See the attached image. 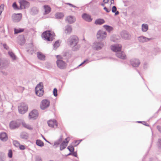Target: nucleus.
Wrapping results in <instances>:
<instances>
[{"mask_svg":"<svg viewBox=\"0 0 161 161\" xmlns=\"http://www.w3.org/2000/svg\"><path fill=\"white\" fill-rule=\"evenodd\" d=\"M158 145L161 147V139H159L158 140Z\"/></svg>","mask_w":161,"mask_h":161,"instance_id":"6e6d98bb","label":"nucleus"},{"mask_svg":"<svg viewBox=\"0 0 161 161\" xmlns=\"http://www.w3.org/2000/svg\"><path fill=\"white\" fill-rule=\"evenodd\" d=\"M101 5L103 6H104V3H102L101 4Z\"/></svg>","mask_w":161,"mask_h":161,"instance_id":"774afa93","label":"nucleus"},{"mask_svg":"<svg viewBox=\"0 0 161 161\" xmlns=\"http://www.w3.org/2000/svg\"><path fill=\"white\" fill-rule=\"evenodd\" d=\"M116 56L119 58H120V59H125L126 58V55L125 53L122 51H119L117 53H116Z\"/></svg>","mask_w":161,"mask_h":161,"instance_id":"f3484780","label":"nucleus"},{"mask_svg":"<svg viewBox=\"0 0 161 161\" xmlns=\"http://www.w3.org/2000/svg\"><path fill=\"white\" fill-rule=\"evenodd\" d=\"M72 28L71 25H68L65 27V31L66 33L70 34L72 31Z\"/></svg>","mask_w":161,"mask_h":161,"instance_id":"a878e982","label":"nucleus"},{"mask_svg":"<svg viewBox=\"0 0 161 161\" xmlns=\"http://www.w3.org/2000/svg\"><path fill=\"white\" fill-rule=\"evenodd\" d=\"M110 4H114V0H110Z\"/></svg>","mask_w":161,"mask_h":161,"instance_id":"680f3d73","label":"nucleus"},{"mask_svg":"<svg viewBox=\"0 0 161 161\" xmlns=\"http://www.w3.org/2000/svg\"><path fill=\"white\" fill-rule=\"evenodd\" d=\"M41 84H42V82L40 83L37 85L35 89V92L36 91H38L39 92L44 91L42 89L43 86L42 84L41 85Z\"/></svg>","mask_w":161,"mask_h":161,"instance_id":"4be33fe9","label":"nucleus"},{"mask_svg":"<svg viewBox=\"0 0 161 161\" xmlns=\"http://www.w3.org/2000/svg\"><path fill=\"white\" fill-rule=\"evenodd\" d=\"M8 54L13 60L16 59V56L13 52L11 51H9L8 52Z\"/></svg>","mask_w":161,"mask_h":161,"instance_id":"58836bf2","label":"nucleus"},{"mask_svg":"<svg viewBox=\"0 0 161 161\" xmlns=\"http://www.w3.org/2000/svg\"><path fill=\"white\" fill-rule=\"evenodd\" d=\"M5 155L4 153L0 152V161H4L5 159Z\"/></svg>","mask_w":161,"mask_h":161,"instance_id":"4c0bfd02","label":"nucleus"},{"mask_svg":"<svg viewBox=\"0 0 161 161\" xmlns=\"http://www.w3.org/2000/svg\"><path fill=\"white\" fill-rule=\"evenodd\" d=\"M36 145L40 147H42L44 146V143L41 140L39 139L36 140Z\"/></svg>","mask_w":161,"mask_h":161,"instance_id":"473e14b6","label":"nucleus"},{"mask_svg":"<svg viewBox=\"0 0 161 161\" xmlns=\"http://www.w3.org/2000/svg\"><path fill=\"white\" fill-rule=\"evenodd\" d=\"M37 56L38 58L40 60H45V56L41 53L39 52H37Z\"/></svg>","mask_w":161,"mask_h":161,"instance_id":"cd10ccee","label":"nucleus"},{"mask_svg":"<svg viewBox=\"0 0 161 161\" xmlns=\"http://www.w3.org/2000/svg\"><path fill=\"white\" fill-rule=\"evenodd\" d=\"M1 72H2V73H3V74L4 75H7V74L6 72H3V71H1Z\"/></svg>","mask_w":161,"mask_h":161,"instance_id":"052dcab7","label":"nucleus"},{"mask_svg":"<svg viewBox=\"0 0 161 161\" xmlns=\"http://www.w3.org/2000/svg\"><path fill=\"white\" fill-rule=\"evenodd\" d=\"M70 155H72V152H70L67 155V156H68Z\"/></svg>","mask_w":161,"mask_h":161,"instance_id":"0e129e2a","label":"nucleus"},{"mask_svg":"<svg viewBox=\"0 0 161 161\" xmlns=\"http://www.w3.org/2000/svg\"><path fill=\"white\" fill-rule=\"evenodd\" d=\"M20 149L21 150H24L25 149V146L22 145H20L19 146Z\"/></svg>","mask_w":161,"mask_h":161,"instance_id":"09e8293b","label":"nucleus"},{"mask_svg":"<svg viewBox=\"0 0 161 161\" xmlns=\"http://www.w3.org/2000/svg\"><path fill=\"white\" fill-rule=\"evenodd\" d=\"M58 67L60 69H64L66 67V63L62 60L58 59L56 61Z\"/></svg>","mask_w":161,"mask_h":161,"instance_id":"f8f14e48","label":"nucleus"},{"mask_svg":"<svg viewBox=\"0 0 161 161\" xmlns=\"http://www.w3.org/2000/svg\"><path fill=\"white\" fill-rule=\"evenodd\" d=\"M66 4H67V5H69V6H70L72 7H74V8H77V9L78 8V7H77L76 6H75L73 5V4L70 3H66Z\"/></svg>","mask_w":161,"mask_h":161,"instance_id":"8fccbe9b","label":"nucleus"},{"mask_svg":"<svg viewBox=\"0 0 161 161\" xmlns=\"http://www.w3.org/2000/svg\"><path fill=\"white\" fill-rule=\"evenodd\" d=\"M13 21L15 22H18L21 20L22 14H14L12 16Z\"/></svg>","mask_w":161,"mask_h":161,"instance_id":"ddd939ff","label":"nucleus"},{"mask_svg":"<svg viewBox=\"0 0 161 161\" xmlns=\"http://www.w3.org/2000/svg\"><path fill=\"white\" fill-rule=\"evenodd\" d=\"M64 17V15L62 13H58L56 14V17L57 19H61Z\"/></svg>","mask_w":161,"mask_h":161,"instance_id":"e433bc0d","label":"nucleus"},{"mask_svg":"<svg viewBox=\"0 0 161 161\" xmlns=\"http://www.w3.org/2000/svg\"><path fill=\"white\" fill-rule=\"evenodd\" d=\"M63 136H61L60 138L54 143V146H55V148H57L62 142Z\"/></svg>","mask_w":161,"mask_h":161,"instance_id":"bb28decb","label":"nucleus"},{"mask_svg":"<svg viewBox=\"0 0 161 161\" xmlns=\"http://www.w3.org/2000/svg\"><path fill=\"white\" fill-rule=\"evenodd\" d=\"M19 3L20 9L27 8L30 5V3L25 0H20Z\"/></svg>","mask_w":161,"mask_h":161,"instance_id":"6e6552de","label":"nucleus"},{"mask_svg":"<svg viewBox=\"0 0 161 161\" xmlns=\"http://www.w3.org/2000/svg\"><path fill=\"white\" fill-rule=\"evenodd\" d=\"M3 47L4 48L6 49V50H8V47L7 46V44L5 43H4L3 45Z\"/></svg>","mask_w":161,"mask_h":161,"instance_id":"603ef678","label":"nucleus"},{"mask_svg":"<svg viewBox=\"0 0 161 161\" xmlns=\"http://www.w3.org/2000/svg\"><path fill=\"white\" fill-rule=\"evenodd\" d=\"M89 62V61L88 59H86L82 63V64H84L85 63H87Z\"/></svg>","mask_w":161,"mask_h":161,"instance_id":"5fc2aeb1","label":"nucleus"},{"mask_svg":"<svg viewBox=\"0 0 161 161\" xmlns=\"http://www.w3.org/2000/svg\"><path fill=\"white\" fill-rule=\"evenodd\" d=\"M57 92V89L56 88H55L53 89V95L55 97L58 96Z\"/></svg>","mask_w":161,"mask_h":161,"instance_id":"a18cd8bd","label":"nucleus"},{"mask_svg":"<svg viewBox=\"0 0 161 161\" xmlns=\"http://www.w3.org/2000/svg\"><path fill=\"white\" fill-rule=\"evenodd\" d=\"M12 7L14 10H19V8L16 2H14L12 4Z\"/></svg>","mask_w":161,"mask_h":161,"instance_id":"ea45409f","label":"nucleus"},{"mask_svg":"<svg viewBox=\"0 0 161 161\" xmlns=\"http://www.w3.org/2000/svg\"><path fill=\"white\" fill-rule=\"evenodd\" d=\"M109 1V0H103V2L104 3H107Z\"/></svg>","mask_w":161,"mask_h":161,"instance_id":"bf43d9fd","label":"nucleus"},{"mask_svg":"<svg viewBox=\"0 0 161 161\" xmlns=\"http://www.w3.org/2000/svg\"><path fill=\"white\" fill-rule=\"evenodd\" d=\"M142 26V31L143 32H146L148 29V26L147 24H143Z\"/></svg>","mask_w":161,"mask_h":161,"instance_id":"c9c22d12","label":"nucleus"},{"mask_svg":"<svg viewBox=\"0 0 161 161\" xmlns=\"http://www.w3.org/2000/svg\"><path fill=\"white\" fill-rule=\"evenodd\" d=\"M50 102L49 100L47 99L43 100L40 105V108L42 110L47 108L50 105Z\"/></svg>","mask_w":161,"mask_h":161,"instance_id":"423d86ee","label":"nucleus"},{"mask_svg":"<svg viewBox=\"0 0 161 161\" xmlns=\"http://www.w3.org/2000/svg\"><path fill=\"white\" fill-rule=\"evenodd\" d=\"M36 161H42L41 157L40 156H37L35 158Z\"/></svg>","mask_w":161,"mask_h":161,"instance_id":"49530a36","label":"nucleus"},{"mask_svg":"<svg viewBox=\"0 0 161 161\" xmlns=\"http://www.w3.org/2000/svg\"><path fill=\"white\" fill-rule=\"evenodd\" d=\"M130 63L131 65L133 67H138L140 64V62L139 59L134 58L130 60Z\"/></svg>","mask_w":161,"mask_h":161,"instance_id":"1a4fd4ad","label":"nucleus"},{"mask_svg":"<svg viewBox=\"0 0 161 161\" xmlns=\"http://www.w3.org/2000/svg\"><path fill=\"white\" fill-rule=\"evenodd\" d=\"M143 122L144 123H143V125L147 126H149V125L147 124L146 122L143 121Z\"/></svg>","mask_w":161,"mask_h":161,"instance_id":"13d9d810","label":"nucleus"},{"mask_svg":"<svg viewBox=\"0 0 161 161\" xmlns=\"http://www.w3.org/2000/svg\"><path fill=\"white\" fill-rule=\"evenodd\" d=\"M35 93L39 97H41L42 96L43 94L44 93V91L42 92H38V91H36L35 92Z\"/></svg>","mask_w":161,"mask_h":161,"instance_id":"a19ab883","label":"nucleus"},{"mask_svg":"<svg viewBox=\"0 0 161 161\" xmlns=\"http://www.w3.org/2000/svg\"><path fill=\"white\" fill-rule=\"evenodd\" d=\"M0 139L3 142H6L8 139V136L6 133L1 132L0 133Z\"/></svg>","mask_w":161,"mask_h":161,"instance_id":"a211bd4d","label":"nucleus"},{"mask_svg":"<svg viewBox=\"0 0 161 161\" xmlns=\"http://www.w3.org/2000/svg\"><path fill=\"white\" fill-rule=\"evenodd\" d=\"M103 27L108 32H110L111 31L113 30V28L112 27L108 25H104L103 26Z\"/></svg>","mask_w":161,"mask_h":161,"instance_id":"c85d7f7f","label":"nucleus"},{"mask_svg":"<svg viewBox=\"0 0 161 161\" xmlns=\"http://www.w3.org/2000/svg\"><path fill=\"white\" fill-rule=\"evenodd\" d=\"M6 67V63L3 60H0V69H5Z\"/></svg>","mask_w":161,"mask_h":161,"instance_id":"7c9ffc66","label":"nucleus"},{"mask_svg":"<svg viewBox=\"0 0 161 161\" xmlns=\"http://www.w3.org/2000/svg\"><path fill=\"white\" fill-rule=\"evenodd\" d=\"M44 9L43 14L45 15L50 13L51 11V7L48 5H44L43 6Z\"/></svg>","mask_w":161,"mask_h":161,"instance_id":"412c9836","label":"nucleus"},{"mask_svg":"<svg viewBox=\"0 0 161 161\" xmlns=\"http://www.w3.org/2000/svg\"><path fill=\"white\" fill-rule=\"evenodd\" d=\"M112 12L113 13H115V15H117L119 14V12L117 10V8L115 6H113L112 8Z\"/></svg>","mask_w":161,"mask_h":161,"instance_id":"f704fd0d","label":"nucleus"},{"mask_svg":"<svg viewBox=\"0 0 161 161\" xmlns=\"http://www.w3.org/2000/svg\"><path fill=\"white\" fill-rule=\"evenodd\" d=\"M24 31V29L23 28H19L18 29H14V34H17L23 32Z\"/></svg>","mask_w":161,"mask_h":161,"instance_id":"72a5a7b5","label":"nucleus"},{"mask_svg":"<svg viewBox=\"0 0 161 161\" xmlns=\"http://www.w3.org/2000/svg\"><path fill=\"white\" fill-rule=\"evenodd\" d=\"M103 9L106 11L107 13H109L110 11L111 10L110 9H108L107 8L104 7L103 8Z\"/></svg>","mask_w":161,"mask_h":161,"instance_id":"3c124183","label":"nucleus"},{"mask_svg":"<svg viewBox=\"0 0 161 161\" xmlns=\"http://www.w3.org/2000/svg\"><path fill=\"white\" fill-rule=\"evenodd\" d=\"M69 140L65 142L64 141H63L62 143L60 145V150L62 151L67 146V143L69 142Z\"/></svg>","mask_w":161,"mask_h":161,"instance_id":"5701e85b","label":"nucleus"},{"mask_svg":"<svg viewBox=\"0 0 161 161\" xmlns=\"http://www.w3.org/2000/svg\"><path fill=\"white\" fill-rule=\"evenodd\" d=\"M72 152V155L75 157H77V152H74V151H73V152Z\"/></svg>","mask_w":161,"mask_h":161,"instance_id":"de8ad7c7","label":"nucleus"},{"mask_svg":"<svg viewBox=\"0 0 161 161\" xmlns=\"http://www.w3.org/2000/svg\"><path fill=\"white\" fill-rule=\"evenodd\" d=\"M21 120L19 119L11 121L9 124L10 129L14 130L19 128L21 124Z\"/></svg>","mask_w":161,"mask_h":161,"instance_id":"7ed1b4c3","label":"nucleus"},{"mask_svg":"<svg viewBox=\"0 0 161 161\" xmlns=\"http://www.w3.org/2000/svg\"><path fill=\"white\" fill-rule=\"evenodd\" d=\"M103 44L102 42H95L93 43V48L96 50L101 49L103 46Z\"/></svg>","mask_w":161,"mask_h":161,"instance_id":"9d476101","label":"nucleus"},{"mask_svg":"<svg viewBox=\"0 0 161 161\" xmlns=\"http://www.w3.org/2000/svg\"><path fill=\"white\" fill-rule=\"evenodd\" d=\"M59 46V42L58 40L57 41L55 42L53 45V46L55 48H57Z\"/></svg>","mask_w":161,"mask_h":161,"instance_id":"79ce46f5","label":"nucleus"},{"mask_svg":"<svg viewBox=\"0 0 161 161\" xmlns=\"http://www.w3.org/2000/svg\"><path fill=\"white\" fill-rule=\"evenodd\" d=\"M39 10L38 8L35 7H32L31 9V14L35 15L38 14Z\"/></svg>","mask_w":161,"mask_h":161,"instance_id":"b1692460","label":"nucleus"},{"mask_svg":"<svg viewBox=\"0 0 161 161\" xmlns=\"http://www.w3.org/2000/svg\"><path fill=\"white\" fill-rule=\"evenodd\" d=\"M21 124L22 125L23 127L28 129L32 130L33 129V128L32 127L31 125L26 124L24 122H22Z\"/></svg>","mask_w":161,"mask_h":161,"instance_id":"c756f323","label":"nucleus"},{"mask_svg":"<svg viewBox=\"0 0 161 161\" xmlns=\"http://www.w3.org/2000/svg\"><path fill=\"white\" fill-rule=\"evenodd\" d=\"M48 125L51 127H53L55 125L56 127L58 126L57 121L55 119L53 120H50L47 121Z\"/></svg>","mask_w":161,"mask_h":161,"instance_id":"aec40b11","label":"nucleus"},{"mask_svg":"<svg viewBox=\"0 0 161 161\" xmlns=\"http://www.w3.org/2000/svg\"><path fill=\"white\" fill-rule=\"evenodd\" d=\"M107 33L103 30H100L97 31V38L100 41L105 39L107 36Z\"/></svg>","mask_w":161,"mask_h":161,"instance_id":"39448f33","label":"nucleus"},{"mask_svg":"<svg viewBox=\"0 0 161 161\" xmlns=\"http://www.w3.org/2000/svg\"><path fill=\"white\" fill-rule=\"evenodd\" d=\"M8 157L10 158H11L13 156V152L11 149H10L8 151Z\"/></svg>","mask_w":161,"mask_h":161,"instance_id":"c03bdc74","label":"nucleus"},{"mask_svg":"<svg viewBox=\"0 0 161 161\" xmlns=\"http://www.w3.org/2000/svg\"><path fill=\"white\" fill-rule=\"evenodd\" d=\"M65 20L67 21L69 23L71 24L75 21L76 18L74 16H68Z\"/></svg>","mask_w":161,"mask_h":161,"instance_id":"6ab92c4d","label":"nucleus"},{"mask_svg":"<svg viewBox=\"0 0 161 161\" xmlns=\"http://www.w3.org/2000/svg\"><path fill=\"white\" fill-rule=\"evenodd\" d=\"M43 138L45 140V141L46 142H48V143H49L50 144H51V142H49L43 136H42Z\"/></svg>","mask_w":161,"mask_h":161,"instance_id":"4d7b16f0","label":"nucleus"},{"mask_svg":"<svg viewBox=\"0 0 161 161\" xmlns=\"http://www.w3.org/2000/svg\"><path fill=\"white\" fill-rule=\"evenodd\" d=\"M148 67V64L147 63H145L144 64V65L143 66V68L145 69L147 68Z\"/></svg>","mask_w":161,"mask_h":161,"instance_id":"864d4df0","label":"nucleus"},{"mask_svg":"<svg viewBox=\"0 0 161 161\" xmlns=\"http://www.w3.org/2000/svg\"><path fill=\"white\" fill-rule=\"evenodd\" d=\"M42 37L45 40L52 41L54 39L55 34L51 31H47L43 32L42 35Z\"/></svg>","mask_w":161,"mask_h":161,"instance_id":"f03ea898","label":"nucleus"},{"mask_svg":"<svg viewBox=\"0 0 161 161\" xmlns=\"http://www.w3.org/2000/svg\"><path fill=\"white\" fill-rule=\"evenodd\" d=\"M105 23L104 20L102 19H98L96 20L94 24L96 25H101Z\"/></svg>","mask_w":161,"mask_h":161,"instance_id":"393cba45","label":"nucleus"},{"mask_svg":"<svg viewBox=\"0 0 161 161\" xmlns=\"http://www.w3.org/2000/svg\"><path fill=\"white\" fill-rule=\"evenodd\" d=\"M138 39L139 42H147L151 40L152 38H148L145 36H139L138 38Z\"/></svg>","mask_w":161,"mask_h":161,"instance_id":"dca6fc26","label":"nucleus"},{"mask_svg":"<svg viewBox=\"0 0 161 161\" xmlns=\"http://www.w3.org/2000/svg\"><path fill=\"white\" fill-rule=\"evenodd\" d=\"M20 137L23 139H27L28 138V136L27 133L23 132L20 134Z\"/></svg>","mask_w":161,"mask_h":161,"instance_id":"2f4dec72","label":"nucleus"},{"mask_svg":"<svg viewBox=\"0 0 161 161\" xmlns=\"http://www.w3.org/2000/svg\"><path fill=\"white\" fill-rule=\"evenodd\" d=\"M137 122L138 123H142L143 122V121H138Z\"/></svg>","mask_w":161,"mask_h":161,"instance_id":"69168bd1","label":"nucleus"},{"mask_svg":"<svg viewBox=\"0 0 161 161\" xmlns=\"http://www.w3.org/2000/svg\"><path fill=\"white\" fill-rule=\"evenodd\" d=\"M28 109V106L24 103H20L18 106L19 112L20 114H25L27 111Z\"/></svg>","mask_w":161,"mask_h":161,"instance_id":"20e7f679","label":"nucleus"},{"mask_svg":"<svg viewBox=\"0 0 161 161\" xmlns=\"http://www.w3.org/2000/svg\"><path fill=\"white\" fill-rule=\"evenodd\" d=\"M121 35L122 38L125 40H129L130 39V35L126 31H122L121 33Z\"/></svg>","mask_w":161,"mask_h":161,"instance_id":"9b49d317","label":"nucleus"},{"mask_svg":"<svg viewBox=\"0 0 161 161\" xmlns=\"http://www.w3.org/2000/svg\"><path fill=\"white\" fill-rule=\"evenodd\" d=\"M79 39L77 36H76L73 35L70 36L68 39V44L72 47V50L74 51H76L78 50L80 46L78 44Z\"/></svg>","mask_w":161,"mask_h":161,"instance_id":"f257e3e1","label":"nucleus"},{"mask_svg":"<svg viewBox=\"0 0 161 161\" xmlns=\"http://www.w3.org/2000/svg\"><path fill=\"white\" fill-rule=\"evenodd\" d=\"M122 46L121 45L116 44L111 46V49L114 52L117 53L121 50Z\"/></svg>","mask_w":161,"mask_h":161,"instance_id":"2eb2a0df","label":"nucleus"},{"mask_svg":"<svg viewBox=\"0 0 161 161\" xmlns=\"http://www.w3.org/2000/svg\"><path fill=\"white\" fill-rule=\"evenodd\" d=\"M38 116V111L36 109H33L29 113V117L31 119H36L37 118Z\"/></svg>","mask_w":161,"mask_h":161,"instance_id":"0eeeda50","label":"nucleus"},{"mask_svg":"<svg viewBox=\"0 0 161 161\" xmlns=\"http://www.w3.org/2000/svg\"><path fill=\"white\" fill-rule=\"evenodd\" d=\"M78 141V142H78V143H77L76 145H75L74 146H77V145H78V144L80 143V141Z\"/></svg>","mask_w":161,"mask_h":161,"instance_id":"e2e57ef3","label":"nucleus"},{"mask_svg":"<svg viewBox=\"0 0 161 161\" xmlns=\"http://www.w3.org/2000/svg\"><path fill=\"white\" fill-rule=\"evenodd\" d=\"M67 149L70 151V152H73L74 150V148L73 146L70 145L68 146Z\"/></svg>","mask_w":161,"mask_h":161,"instance_id":"37998d69","label":"nucleus"},{"mask_svg":"<svg viewBox=\"0 0 161 161\" xmlns=\"http://www.w3.org/2000/svg\"><path fill=\"white\" fill-rule=\"evenodd\" d=\"M136 71L138 72V73H139V75H141V74H140V72L137 69H136Z\"/></svg>","mask_w":161,"mask_h":161,"instance_id":"338daca9","label":"nucleus"},{"mask_svg":"<svg viewBox=\"0 0 161 161\" xmlns=\"http://www.w3.org/2000/svg\"><path fill=\"white\" fill-rule=\"evenodd\" d=\"M81 17L84 20L89 22H91L92 20V19L91 17V16L86 13L83 14Z\"/></svg>","mask_w":161,"mask_h":161,"instance_id":"4468645a","label":"nucleus"}]
</instances>
